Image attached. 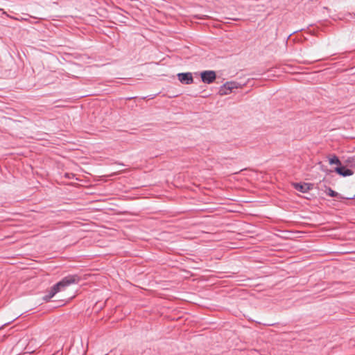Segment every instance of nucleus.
I'll return each instance as SVG.
<instances>
[{"label": "nucleus", "instance_id": "obj_4", "mask_svg": "<svg viewBox=\"0 0 355 355\" xmlns=\"http://www.w3.org/2000/svg\"><path fill=\"white\" fill-rule=\"evenodd\" d=\"M178 77L180 82L185 85H190L193 82L192 73L190 72L180 73L178 74Z\"/></svg>", "mask_w": 355, "mask_h": 355}, {"label": "nucleus", "instance_id": "obj_7", "mask_svg": "<svg viewBox=\"0 0 355 355\" xmlns=\"http://www.w3.org/2000/svg\"><path fill=\"white\" fill-rule=\"evenodd\" d=\"M329 164H336L338 166H341L342 164H341V162L340 161V159H338V157L336 156V155H332L330 158H329Z\"/></svg>", "mask_w": 355, "mask_h": 355}, {"label": "nucleus", "instance_id": "obj_12", "mask_svg": "<svg viewBox=\"0 0 355 355\" xmlns=\"http://www.w3.org/2000/svg\"><path fill=\"white\" fill-rule=\"evenodd\" d=\"M347 199H354L355 198V195L353 196V197H349V198H346Z\"/></svg>", "mask_w": 355, "mask_h": 355}, {"label": "nucleus", "instance_id": "obj_2", "mask_svg": "<svg viewBox=\"0 0 355 355\" xmlns=\"http://www.w3.org/2000/svg\"><path fill=\"white\" fill-rule=\"evenodd\" d=\"M239 87H241V85L236 82H227L220 87L218 92L221 96L227 95L232 92L233 89Z\"/></svg>", "mask_w": 355, "mask_h": 355}, {"label": "nucleus", "instance_id": "obj_6", "mask_svg": "<svg viewBox=\"0 0 355 355\" xmlns=\"http://www.w3.org/2000/svg\"><path fill=\"white\" fill-rule=\"evenodd\" d=\"M335 172L343 177L350 176L353 175L354 172L352 170L348 168L347 166H338L334 169Z\"/></svg>", "mask_w": 355, "mask_h": 355}, {"label": "nucleus", "instance_id": "obj_9", "mask_svg": "<svg viewBox=\"0 0 355 355\" xmlns=\"http://www.w3.org/2000/svg\"><path fill=\"white\" fill-rule=\"evenodd\" d=\"M73 176H74L73 173H66L64 174V177L67 178H69V179L73 178Z\"/></svg>", "mask_w": 355, "mask_h": 355}, {"label": "nucleus", "instance_id": "obj_5", "mask_svg": "<svg viewBox=\"0 0 355 355\" xmlns=\"http://www.w3.org/2000/svg\"><path fill=\"white\" fill-rule=\"evenodd\" d=\"M293 186L295 189H296L297 191H300L302 193H307L313 187L312 184L305 183V182H304V183H298V182L293 183Z\"/></svg>", "mask_w": 355, "mask_h": 355}, {"label": "nucleus", "instance_id": "obj_11", "mask_svg": "<svg viewBox=\"0 0 355 355\" xmlns=\"http://www.w3.org/2000/svg\"><path fill=\"white\" fill-rule=\"evenodd\" d=\"M3 14H5V15H6L8 17H11V18H12V17H10L8 15H7L6 12H3ZM12 19H17V18H15V17H12Z\"/></svg>", "mask_w": 355, "mask_h": 355}, {"label": "nucleus", "instance_id": "obj_8", "mask_svg": "<svg viewBox=\"0 0 355 355\" xmlns=\"http://www.w3.org/2000/svg\"><path fill=\"white\" fill-rule=\"evenodd\" d=\"M327 194L331 197H337L338 196V193L334 191L333 189H331L330 187H329L327 189V191H326Z\"/></svg>", "mask_w": 355, "mask_h": 355}, {"label": "nucleus", "instance_id": "obj_3", "mask_svg": "<svg viewBox=\"0 0 355 355\" xmlns=\"http://www.w3.org/2000/svg\"><path fill=\"white\" fill-rule=\"evenodd\" d=\"M202 81L205 83L210 84L216 79V73L214 71H204L201 73Z\"/></svg>", "mask_w": 355, "mask_h": 355}, {"label": "nucleus", "instance_id": "obj_1", "mask_svg": "<svg viewBox=\"0 0 355 355\" xmlns=\"http://www.w3.org/2000/svg\"><path fill=\"white\" fill-rule=\"evenodd\" d=\"M79 281L77 275H68L64 277L61 281L53 285L49 293L44 297V300L46 302L49 301L56 293L65 289L72 284H76Z\"/></svg>", "mask_w": 355, "mask_h": 355}, {"label": "nucleus", "instance_id": "obj_10", "mask_svg": "<svg viewBox=\"0 0 355 355\" xmlns=\"http://www.w3.org/2000/svg\"><path fill=\"white\" fill-rule=\"evenodd\" d=\"M346 162L348 164L347 166H349L350 167H355V164L352 163L350 158L347 159Z\"/></svg>", "mask_w": 355, "mask_h": 355}]
</instances>
